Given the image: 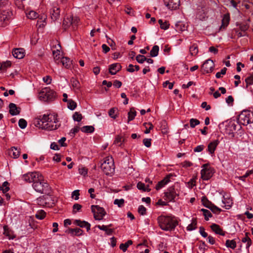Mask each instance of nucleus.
<instances>
[{"instance_id":"4","label":"nucleus","mask_w":253,"mask_h":253,"mask_svg":"<svg viewBox=\"0 0 253 253\" xmlns=\"http://www.w3.org/2000/svg\"><path fill=\"white\" fill-rule=\"evenodd\" d=\"M237 123L240 126H247L253 123V112L248 110L242 111L238 116Z\"/></svg>"},{"instance_id":"1","label":"nucleus","mask_w":253,"mask_h":253,"mask_svg":"<svg viewBox=\"0 0 253 253\" xmlns=\"http://www.w3.org/2000/svg\"><path fill=\"white\" fill-rule=\"evenodd\" d=\"M35 123L37 127L49 131L55 130L60 126L56 115L44 114L39 116L36 118Z\"/></svg>"},{"instance_id":"6","label":"nucleus","mask_w":253,"mask_h":253,"mask_svg":"<svg viewBox=\"0 0 253 253\" xmlns=\"http://www.w3.org/2000/svg\"><path fill=\"white\" fill-rule=\"evenodd\" d=\"M40 177L39 180L34 181L33 184V187L38 192L45 193L48 190V184L44 182L42 174H40Z\"/></svg>"},{"instance_id":"64","label":"nucleus","mask_w":253,"mask_h":253,"mask_svg":"<svg viewBox=\"0 0 253 253\" xmlns=\"http://www.w3.org/2000/svg\"><path fill=\"white\" fill-rule=\"evenodd\" d=\"M210 210L214 213H219L221 212V210L218 208L217 207L215 206L213 204V205L211 207Z\"/></svg>"},{"instance_id":"53","label":"nucleus","mask_w":253,"mask_h":253,"mask_svg":"<svg viewBox=\"0 0 253 253\" xmlns=\"http://www.w3.org/2000/svg\"><path fill=\"white\" fill-rule=\"evenodd\" d=\"M136 60L139 63L142 64L146 60V57L142 55L139 54L136 57Z\"/></svg>"},{"instance_id":"47","label":"nucleus","mask_w":253,"mask_h":253,"mask_svg":"<svg viewBox=\"0 0 253 253\" xmlns=\"http://www.w3.org/2000/svg\"><path fill=\"white\" fill-rule=\"evenodd\" d=\"M1 67L2 71H6L7 68H9L11 66V63L9 61L2 62L1 64Z\"/></svg>"},{"instance_id":"40","label":"nucleus","mask_w":253,"mask_h":253,"mask_svg":"<svg viewBox=\"0 0 253 253\" xmlns=\"http://www.w3.org/2000/svg\"><path fill=\"white\" fill-rule=\"evenodd\" d=\"M137 187L139 190H143L144 191H150V189H149V185H148L146 187H145V185L144 183L139 182L137 184Z\"/></svg>"},{"instance_id":"51","label":"nucleus","mask_w":253,"mask_h":253,"mask_svg":"<svg viewBox=\"0 0 253 253\" xmlns=\"http://www.w3.org/2000/svg\"><path fill=\"white\" fill-rule=\"evenodd\" d=\"M143 125L146 128V130L144 131V133L146 134L149 133L150 132V130L152 129L153 128V126L151 123H144Z\"/></svg>"},{"instance_id":"34","label":"nucleus","mask_w":253,"mask_h":253,"mask_svg":"<svg viewBox=\"0 0 253 253\" xmlns=\"http://www.w3.org/2000/svg\"><path fill=\"white\" fill-rule=\"evenodd\" d=\"M159 51V47L158 45H154L151 50L150 51V54L151 57H156L158 55Z\"/></svg>"},{"instance_id":"24","label":"nucleus","mask_w":253,"mask_h":253,"mask_svg":"<svg viewBox=\"0 0 253 253\" xmlns=\"http://www.w3.org/2000/svg\"><path fill=\"white\" fill-rule=\"evenodd\" d=\"M74 223L78 226L80 227L83 228L85 227L86 228L87 231H88L90 230V224L85 221H81L80 220H75Z\"/></svg>"},{"instance_id":"54","label":"nucleus","mask_w":253,"mask_h":253,"mask_svg":"<svg viewBox=\"0 0 253 253\" xmlns=\"http://www.w3.org/2000/svg\"><path fill=\"white\" fill-rule=\"evenodd\" d=\"M18 125L21 128L24 129L27 126V123L25 119H20L19 120Z\"/></svg>"},{"instance_id":"13","label":"nucleus","mask_w":253,"mask_h":253,"mask_svg":"<svg viewBox=\"0 0 253 253\" xmlns=\"http://www.w3.org/2000/svg\"><path fill=\"white\" fill-rule=\"evenodd\" d=\"M165 5L169 10H176L180 5V0H163Z\"/></svg>"},{"instance_id":"27","label":"nucleus","mask_w":253,"mask_h":253,"mask_svg":"<svg viewBox=\"0 0 253 253\" xmlns=\"http://www.w3.org/2000/svg\"><path fill=\"white\" fill-rule=\"evenodd\" d=\"M55 48H56V50H53L52 51V54L54 56V59L55 60H57L59 59V55H60V50L61 49V45L60 44H57V45H55Z\"/></svg>"},{"instance_id":"42","label":"nucleus","mask_w":253,"mask_h":253,"mask_svg":"<svg viewBox=\"0 0 253 253\" xmlns=\"http://www.w3.org/2000/svg\"><path fill=\"white\" fill-rule=\"evenodd\" d=\"M8 182L5 181L3 183L2 185L0 186V190H1L3 193H6L9 190V188L8 186Z\"/></svg>"},{"instance_id":"55","label":"nucleus","mask_w":253,"mask_h":253,"mask_svg":"<svg viewBox=\"0 0 253 253\" xmlns=\"http://www.w3.org/2000/svg\"><path fill=\"white\" fill-rule=\"evenodd\" d=\"M200 124V121L196 119H191L190 120V126L192 128L195 127V126Z\"/></svg>"},{"instance_id":"61","label":"nucleus","mask_w":253,"mask_h":253,"mask_svg":"<svg viewBox=\"0 0 253 253\" xmlns=\"http://www.w3.org/2000/svg\"><path fill=\"white\" fill-rule=\"evenodd\" d=\"M227 71L226 68L224 67L223 69H221V71L219 72H217L216 75L215 77L217 78H220L221 77V75H225L226 74V72Z\"/></svg>"},{"instance_id":"49","label":"nucleus","mask_w":253,"mask_h":253,"mask_svg":"<svg viewBox=\"0 0 253 253\" xmlns=\"http://www.w3.org/2000/svg\"><path fill=\"white\" fill-rule=\"evenodd\" d=\"M197 222L195 219H193L191 224H190L187 227V230L188 231H192L196 228Z\"/></svg>"},{"instance_id":"10","label":"nucleus","mask_w":253,"mask_h":253,"mask_svg":"<svg viewBox=\"0 0 253 253\" xmlns=\"http://www.w3.org/2000/svg\"><path fill=\"white\" fill-rule=\"evenodd\" d=\"M40 173L35 171L23 175L22 179L26 182L34 183L35 180H39V178H40Z\"/></svg>"},{"instance_id":"58","label":"nucleus","mask_w":253,"mask_h":253,"mask_svg":"<svg viewBox=\"0 0 253 253\" xmlns=\"http://www.w3.org/2000/svg\"><path fill=\"white\" fill-rule=\"evenodd\" d=\"M25 0H14L16 5L19 8L22 9L24 7L23 1Z\"/></svg>"},{"instance_id":"63","label":"nucleus","mask_w":253,"mask_h":253,"mask_svg":"<svg viewBox=\"0 0 253 253\" xmlns=\"http://www.w3.org/2000/svg\"><path fill=\"white\" fill-rule=\"evenodd\" d=\"M144 145L149 148L151 145V139L150 138H145L143 140Z\"/></svg>"},{"instance_id":"33","label":"nucleus","mask_w":253,"mask_h":253,"mask_svg":"<svg viewBox=\"0 0 253 253\" xmlns=\"http://www.w3.org/2000/svg\"><path fill=\"white\" fill-rule=\"evenodd\" d=\"M82 131L85 133H91L93 132L94 128L91 126H85L81 128Z\"/></svg>"},{"instance_id":"9","label":"nucleus","mask_w":253,"mask_h":253,"mask_svg":"<svg viewBox=\"0 0 253 253\" xmlns=\"http://www.w3.org/2000/svg\"><path fill=\"white\" fill-rule=\"evenodd\" d=\"M36 203L38 205L42 207H50L53 204L52 198L49 195H44L41 196L36 200Z\"/></svg>"},{"instance_id":"2","label":"nucleus","mask_w":253,"mask_h":253,"mask_svg":"<svg viewBox=\"0 0 253 253\" xmlns=\"http://www.w3.org/2000/svg\"><path fill=\"white\" fill-rule=\"evenodd\" d=\"M158 222L160 228L165 231H170L177 225L178 222L174 217L161 215L158 217Z\"/></svg>"},{"instance_id":"37","label":"nucleus","mask_w":253,"mask_h":253,"mask_svg":"<svg viewBox=\"0 0 253 253\" xmlns=\"http://www.w3.org/2000/svg\"><path fill=\"white\" fill-rule=\"evenodd\" d=\"M124 140L125 139L122 136L118 135L115 139L114 144L121 146Z\"/></svg>"},{"instance_id":"46","label":"nucleus","mask_w":253,"mask_h":253,"mask_svg":"<svg viewBox=\"0 0 253 253\" xmlns=\"http://www.w3.org/2000/svg\"><path fill=\"white\" fill-rule=\"evenodd\" d=\"M73 119L75 121L80 122L83 119V116L79 112H76L73 116Z\"/></svg>"},{"instance_id":"15","label":"nucleus","mask_w":253,"mask_h":253,"mask_svg":"<svg viewBox=\"0 0 253 253\" xmlns=\"http://www.w3.org/2000/svg\"><path fill=\"white\" fill-rule=\"evenodd\" d=\"M12 12L10 9L3 10L0 14V21L7 24L11 18Z\"/></svg>"},{"instance_id":"16","label":"nucleus","mask_w":253,"mask_h":253,"mask_svg":"<svg viewBox=\"0 0 253 253\" xmlns=\"http://www.w3.org/2000/svg\"><path fill=\"white\" fill-rule=\"evenodd\" d=\"M237 125L235 121H230L225 126V132L228 135L233 136L234 131L236 129Z\"/></svg>"},{"instance_id":"57","label":"nucleus","mask_w":253,"mask_h":253,"mask_svg":"<svg viewBox=\"0 0 253 253\" xmlns=\"http://www.w3.org/2000/svg\"><path fill=\"white\" fill-rule=\"evenodd\" d=\"M245 82L246 83V87L248 86L249 85H252L253 84V75H251L250 76L247 78L245 80Z\"/></svg>"},{"instance_id":"8","label":"nucleus","mask_w":253,"mask_h":253,"mask_svg":"<svg viewBox=\"0 0 253 253\" xmlns=\"http://www.w3.org/2000/svg\"><path fill=\"white\" fill-rule=\"evenodd\" d=\"M91 209L93 213L94 217L96 220H100L102 219L103 216L106 213L103 208L97 205H92Z\"/></svg>"},{"instance_id":"32","label":"nucleus","mask_w":253,"mask_h":253,"mask_svg":"<svg viewBox=\"0 0 253 253\" xmlns=\"http://www.w3.org/2000/svg\"><path fill=\"white\" fill-rule=\"evenodd\" d=\"M189 51L191 55H196L198 52V45L196 44H193L190 47Z\"/></svg>"},{"instance_id":"11","label":"nucleus","mask_w":253,"mask_h":253,"mask_svg":"<svg viewBox=\"0 0 253 253\" xmlns=\"http://www.w3.org/2000/svg\"><path fill=\"white\" fill-rule=\"evenodd\" d=\"M203 167L204 169L201 171V178L204 180H208L212 176L213 170L211 168L208 167L207 164H204Z\"/></svg>"},{"instance_id":"59","label":"nucleus","mask_w":253,"mask_h":253,"mask_svg":"<svg viewBox=\"0 0 253 253\" xmlns=\"http://www.w3.org/2000/svg\"><path fill=\"white\" fill-rule=\"evenodd\" d=\"M125 201L123 199H115L114 204L117 205L119 207H122L124 204Z\"/></svg>"},{"instance_id":"62","label":"nucleus","mask_w":253,"mask_h":253,"mask_svg":"<svg viewBox=\"0 0 253 253\" xmlns=\"http://www.w3.org/2000/svg\"><path fill=\"white\" fill-rule=\"evenodd\" d=\"M79 192H80L79 190H76L74 191L72 194V198H74L75 200H78L79 199V196H80Z\"/></svg>"},{"instance_id":"38","label":"nucleus","mask_w":253,"mask_h":253,"mask_svg":"<svg viewBox=\"0 0 253 253\" xmlns=\"http://www.w3.org/2000/svg\"><path fill=\"white\" fill-rule=\"evenodd\" d=\"M27 17L31 19H35L39 17V14L35 11L31 10L26 13Z\"/></svg>"},{"instance_id":"29","label":"nucleus","mask_w":253,"mask_h":253,"mask_svg":"<svg viewBox=\"0 0 253 253\" xmlns=\"http://www.w3.org/2000/svg\"><path fill=\"white\" fill-rule=\"evenodd\" d=\"M249 234V233H247V232L246 233L245 237H243L242 239V242H243L244 243H246V248L247 249L249 248L252 244V240L249 237V236H248Z\"/></svg>"},{"instance_id":"20","label":"nucleus","mask_w":253,"mask_h":253,"mask_svg":"<svg viewBox=\"0 0 253 253\" xmlns=\"http://www.w3.org/2000/svg\"><path fill=\"white\" fill-rule=\"evenodd\" d=\"M51 18L53 21L58 19L60 15V10L57 7H53L50 10Z\"/></svg>"},{"instance_id":"45","label":"nucleus","mask_w":253,"mask_h":253,"mask_svg":"<svg viewBox=\"0 0 253 253\" xmlns=\"http://www.w3.org/2000/svg\"><path fill=\"white\" fill-rule=\"evenodd\" d=\"M46 215L45 212L43 210L39 211L36 214V217L39 219H43Z\"/></svg>"},{"instance_id":"14","label":"nucleus","mask_w":253,"mask_h":253,"mask_svg":"<svg viewBox=\"0 0 253 253\" xmlns=\"http://www.w3.org/2000/svg\"><path fill=\"white\" fill-rule=\"evenodd\" d=\"M214 64L211 59L207 60L202 66V71L204 73H209L211 72L213 69Z\"/></svg>"},{"instance_id":"56","label":"nucleus","mask_w":253,"mask_h":253,"mask_svg":"<svg viewBox=\"0 0 253 253\" xmlns=\"http://www.w3.org/2000/svg\"><path fill=\"white\" fill-rule=\"evenodd\" d=\"M222 203L223 204L222 207H224L226 209L228 210L231 207L232 202L230 200H228V201L226 202H225V200H222Z\"/></svg>"},{"instance_id":"5","label":"nucleus","mask_w":253,"mask_h":253,"mask_svg":"<svg viewBox=\"0 0 253 253\" xmlns=\"http://www.w3.org/2000/svg\"><path fill=\"white\" fill-rule=\"evenodd\" d=\"M56 93L49 87L42 88L39 93V98L44 101H51L55 99Z\"/></svg>"},{"instance_id":"25","label":"nucleus","mask_w":253,"mask_h":253,"mask_svg":"<svg viewBox=\"0 0 253 253\" xmlns=\"http://www.w3.org/2000/svg\"><path fill=\"white\" fill-rule=\"evenodd\" d=\"M230 21V15L229 13L225 14L222 19V24L220 29H225L229 24Z\"/></svg>"},{"instance_id":"43","label":"nucleus","mask_w":253,"mask_h":253,"mask_svg":"<svg viewBox=\"0 0 253 253\" xmlns=\"http://www.w3.org/2000/svg\"><path fill=\"white\" fill-rule=\"evenodd\" d=\"M67 103L68 108L71 110H74L77 107L76 103L72 99H69Z\"/></svg>"},{"instance_id":"12","label":"nucleus","mask_w":253,"mask_h":253,"mask_svg":"<svg viewBox=\"0 0 253 253\" xmlns=\"http://www.w3.org/2000/svg\"><path fill=\"white\" fill-rule=\"evenodd\" d=\"M164 194L165 199L169 202L175 201L176 197L178 196V194L176 192L174 188L172 187H169Z\"/></svg>"},{"instance_id":"17","label":"nucleus","mask_w":253,"mask_h":253,"mask_svg":"<svg viewBox=\"0 0 253 253\" xmlns=\"http://www.w3.org/2000/svg\"><path fill=\"white\" fill-rule=\"evenodd\" d=\"M12 53L13 56L17 59H22L25 56V50L22 48H15Z\"/></svg>"},{"instance_id":"31","label":"nucleus","mask_w":253,"mask_h":253,"mask_svg":"<svg viewBox=\"0 0 253 253\" xmlns=\"http://www.w3.org/2000/svg\"><path fill=\"white\" fill-rule=\"evenodd\" d=\"M10 151L12 152V155L13 158H17L20 154V149H18L17 147H11Z\"/></svg>"},{"instance_id":"28","label":"nucleus","mask_w":253,"mask_h":253,"mask_svg":"<svg viewBox=\"0 0 253 253\" xmlns=\"http://www.w3.org/2000/svg\"><path fill=\"white\" fill-rule=\"evenodd\" d=\"M61 62L62 65L66 68H70L72 64V61L67 57H62Z\"/></svg>"},{"instance_id":"3","label":"nucleus","mask_w":253,"mask_h":253,"mask_svg":"<svg viewBox=\"0 0 253 253\" xmlns=\"http://www.w3.org/2000/svg\"><path fill=\"white\" fill-rule=\"evenodd\" d=\"M100 167L105 174L111 175L113 174L115 171V166L112 157L107 156L105 157Z\"/></svg>"},{"instance_id":"26","label":"nucleus","mask_w":253,"mask_h":253,"mask_svg":"<svg viewBox=\"0 0 253 253\" xmlns=\"http://www.w3.org/2000/svg\"><path fill=\"white\" fill-rule=\"evenodd\" d=\"M71 83L75 90H79L81 88V84L79 81L75 78H72Z\"/></svg>"},{"instance_id":"22","label":"nucleus","mask_w":253,"mask_h":253,"mask_svg":"<svg viewBox=\"0 0 253 253\" xmlns=\"http://www.w3.org/2000/svg\"><path fill=\"white\" fill-rule=\"evenodd\" d=\"M219 142L218 140H215L209 144L208 146V151L211 154L214 153Z\"/></svg>"},{"instance_id":"41","label":"nucleus","mask_w":253,"mask_h":253,"mask_svg":"<svg viewBox=\"0 0 253 253\" xmlns=\"http://www.w3.org/2000/svg\"><path fill=\"white\" fill-rule=\"evenodd\" d=\"M201 211L203 212V214L205 216V219L206 220H208L209 219V217H211L212 216V214L210 211L202 209H201Z\"/></svg>"},{"instance_id":"36","label":"nucleus","mask_w":253,"mask_h":253,"mask_svg":"<svg viewBox=\"0 0 253 253\" xmlns=\"http://www.w3.org/2000/svg\"><path fill=\"white\" fill-rule=\"evenodd\" d=\"M136 112L133 108L130 109V111L128 113V122L133 120L136 116Z\"/></svg>"},{"instance_id":"18","label":"nucleus","mask_w":253,"mask_h":253,"mask_svg":"<svg viewBox=\"0 0 253 253\" xmlns=\"http://www.w3.org/2000/svg\"><path fill=\"white\" fill-rule=\"evenodd\" d=\"M172 175L169 174L165 177L163 180L159 181L156 186V189L159 190L169 182V178Z\"/></svg>"},{"instance_id":"52","label":"nucleus","mask_w":253,"mask_h":253,"mask_svg":"<svg viewBox=\"0 0 253 253\" xmlns=\"http://www.w3.org/2000/svg\"><path fill=\"white\" fill-rule=\"evenodd\" d=\"M202 202L205 207L210 209H211V207L213 205V204L206 198H203L202 199Z\"/></svg>"},{"instance_id":"50","label":"nucleus","mask_w":253,"mask_h":253,"mask_svg":"<svg viewBox=\"0 0 253 253\" xmlns=\"http://www.w3.org/2000/svg\"><path fill=\"white\" fill-rule=\"evenodd\" d=\"M158 22L160 25V27L161 29L167 30L169 28V24L166 21L163 22L162 19H159Z\"/></svg>"},{"instance_id":"21","label":"nucleus","mask_w":253,"mask_h":253,"mask_svg":"<svg viewBox=\"0 0 253 253\" xmlns=\"http://www.w3.org/2000/svg\"><path fill=\"white\" fill-rule=\"evenodd\" d=\"M9 113L12 115L15 116L20 114V108H18L16 104L13 103H10L9 105Z\"/></svg>"},{"instance_id":"39","label":"nucleus","mask_w":253,"mask_h":253,"mask_svg":"<svg viewBox=\"0 0 253 253\" xmlns=\"http://www.w3.org/2000/svg\"><path fill=\"white\" fill-rule=\"evenodd\" d=\"M225 245L227 248H230L232 249H234L236 247V243L233 240H227L226 241Z\"/></svg>"},{"instance_id":"30","label":"nucleus","mask_w":253,"mask_h":253,"mask_svg":"<svg viewBox=\"0 0 253 253\" xmlns=\"http://www.w3.org/2000/svg\"><path fill=\"white\" fill-rule=\"evenodd\" d=\"M97 227L100 230H103L105 231L106 233L108 235H110L112 234V233L114 231V230L112 229H108V226L106 225H97Z\"/></svg>"},{"instance_id":"35","label":"nucleus","mask_w":253,"mask_h":253,"mask_svg":"<svg viewBox=\"0 0 253 253\" xmlns=\"http://www.w3.org/2000/svg\"><path fill=\"white\" fill-rule=\"evenodd\" d=\"M132 244V241L131 240H128L125 244H121L120 246V248L124 252H125L127 250V249L129 247V246L131 245Z\"/></svg>"},{"instance_id":"60","label":"nucleus","mask_w":253,"mask_h":253,"mask_svg":"<svg viewBox=\"0 0 253 253\" xmlns=\"http://www.w3.org/2000/svg\"><path fill=\"white\" fill-rule=\"evenodd\" d=\"M138 212L141 215H145L146 212V209L142 205L139 206L138 209Z\"/></svg>"},{"instance_id":"48","label":"nucleus","mask_w":253,"mask_h":253,"mask_svg":"<svg viewBox=\"0 0 253 253\" xmlns=\"http://www.w3.org/2000/svg\"><path fill=\"white\" fill-rule=\"evenodd\" d=\"M71 233L76 236H80L83 234V231L80 228L72 229L70 230Z\"/></svg>"},{"instance_id":"23","label":"nucleus","mask_w":253,"mask_h":253,"mask_svg":"<svg viewBox=\"0 0 253 253\" xmlns=\"http://www.w3.org/2000/svg\"><path fill=\"white\" fill-rule=\"evenodd\" d=\"M211 228L216 234H219L221 236L225 235V232L223 231L218 225L213 223L211 226Z\"/></svg>"},{"instance_id":"44","label":"nucleus","mask_w":253,"mask_h":253,"mask_svg":"<svg viewBox=\"0 0 253 253\" xmlns=\"http://www.w3.org/2000/svg\"><path fill=\"white\" fill-rule=\"evenodd\" d=\"M117 111V109L116 108H112L110 109L108 112L109 116L114 119H116L117 117L116 114Z\"/></svg>"},{"instance_id":"7","label":"nucleus","mask_w":253,"mask_h":253,"mask_svg":"<svg viewBox=\"0 0 253 253\" xmlns=\"http://www.w3.org/2000/svg\"><path fill=\"white\" fill-rule=\"evenodd\" d=\"M79 22L78 17L68 15L65 17L63 22V26L65 30L72 26L74 29L77 27Z\"/></svg>"},{"instance_id":"19","label":"nucleus","mask_w":253,"mask_h":253,"mask_svg":"<svg viewBox=\"0 0 253 253\" xmlns=\"http://www.w3.org/2000/svg\"><path fill=\"white\" fill-rule=\"evenodd\" d=\"M122 66L120 63H116L110 65L109 68V73L111 75H115L121 70Z\"/></svg>"}]
</instances>
